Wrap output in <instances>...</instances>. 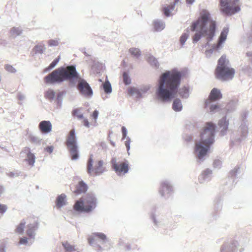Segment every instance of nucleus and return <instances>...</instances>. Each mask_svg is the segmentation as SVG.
I'll return each mask as SVG.
<instances>
[{"mask_svg":"<svg viewBox=\"0 0 252 252\" xmlns=\"http://www.w3.org/2000/svg\"><path fill=\"white\" fill-rule=\"evenodd\" d=\"M181 76V72L176 70L163 73L159 80L157 92L158 97L162 101H169L174 97L180 84Z\"/></svg>","mask_w":252,"mask_h":252,"instance_id":"nucleus-1","label":"nucleus"},{"mask_svg":"<svg viewBox=\"0 0 252 252\" xmlns=\"http://www.w3.org/2000/svg\"><path fill=\"white\" fill-rule=\"evenodd\" d=\"M216 22L211 19L210 13L206 9H202L199 17L192 23L190 30L201 32L208 41L212 40L216 31Z\"/></svg>","mask_w":252,"mask_h":252,"instance_id":"nucleus-2","label":"nucleus"},{"mask_svg":"<svg viewBox=\"0 0 252 252\" xmlns=\"http://www.w3.org/2000/svg\"><path fill=\"white\" fill-rule=\"evenodd\" d=\"M215 126L211 122L207 123L200 133L201 142L197 143L195 151L198 158L204 157L214 142Z\"/></svg>","mask_w":252,"mask_h":252,"instance_id":"nucleus-3","label":"nucleus"},{"mask_svg":"<svg viewBox=\"0 0 252 252\" xmlns=\"http://www.w3.org/2000/svg\"><path fill=\"white\" fill-rule=\"evenodd\" d=\"M78 74L74 66H68L66 67H60L53 71L45 77V82L47 83H60L64 80H70L77 78Z\"/></svg>","mask_w":252,"mask_h":252,"instance_id":"nucleus-4","label":"nucleus"},{"mask_svg":"<svg viewBox=\"0 0 252 252\" xmlns=\"http://www.w3.org/2000/svg\"><path fill=\"white\" fill-rule=\"evenodd\" d=\"M229 61L226 56H222L218 60V65L215 69L216 77L221 81L232 79L235 74V70L228 66Z\"/></svg>","mask_w":252,"mask_h":252,"instance_id":"nucleus-5","label":"nucleus"},{"mask_svg":"<svg viewBox=\"0 0 252 252\" xmlns=\"http://www.w3.org/2000/svg\"><path fill=\"white\" fill-rule=\"evenodd\" d=\"M96 199L94 196L87 194L75 203L73 208L78 212L90 213L96 208Z\"/></svg>","mask_w":252,"mask_h":252,"instance_id":"nucleus-6","label":"nucleus"},{"mask_svg":"<svg viewBox=\"0 0 252 252\" xmlns=\"http://www.w3.org/2000/svg\"><path fill=\"white\" fill-rule=\"evenodd\" d=\"M65 145L69 151L71 159L76 160L79 158L78 147L77 145L76 138L75 134V130L71 129L67 136Z\"/></svg>","mask_w":252,"mask_h":252,"instance_id":"nucleus-7","label":"nucleus"},{"mask_svg":"<svg viewBox=\"0 0 252 252\" xmlns=\"http://www.w3.org/2000/svg\"><path fill=\"white\" fill-rule=\"evenodd\" d=\"M105 171L103 161L101 160L94 161L93 155H91L87 162V172L91 176H97Z\"/></svg>","mask_w":252,"mask_h":252,"instance_id":"nucleus-8","label":"nucleus"},{"mask_svg":"<svg viewBox=\"0 0 252 252\" xmlns=\"http://www.w3.org/2000/svg\"><path fill=\"white\" fill-rule=\"evenodd\" d=\"M239 0H220V10L226 15H231L240 10V8L236 3Z\"/></svg>","mask_w":252,"mask_h":252,"instance_id":"nucleus-9","label":"nucleus"},{"mask_svg":"<svg viewBox=\"0 0 252 252\" xmlns=\"http://www.w3.org/2000/svg\"><path fill=\"white\" fill-rule=\"evenodd\" d=\"M111 162L113 169L118 175H124L128 172L129 166L127 161H125L117 162L115 159H113Z\"/></svg>","mask_w":252,"mask_h":252,"instance_id":"nucleus-10","label":"nucleus"},{"mask_svg":"<svg viewBox=\"0 0 252 252\" xmlns=\"http://www.w3.org/2000/svg\"><path fill=\"white\" fill-rule=\"evenodd\" d=\"M80 93L86 96L90 97L93 95V90L89 84L84 79L80 80L77 85Z\"/></svg>","mask_w":252,"mask_h":252,"instance_id":"nucleus-11","label":"nucleus"},{"mask_svg":"<svg viewBox=\"0 0 252 252\" xmlns=\"http://www.w3.org/2000/svg\"><path fill=\"white\" fill-rule=\"evenodd\" d=\"M222 97V95L220 90L217 88H213L210 93L208 98L205 100V107H208L212 102L217 101Z\"/></svg>","mask_w":252,"mask_h":252,"instance_id":"nucleus-12","label":"nucleus"},{"mask_svg":"<svg viewBox=\"0 0 252 252\" xmlns=\"http://www.w3.org/2000/svg\"><path fill=\"white\" fill-rule=\"evenodd\" d=\"M72 115L73 117L77 118L79 120L82 119L83 120L82 123L85 126L87 127H90V123L89 122L87 119L84 117L81 108H78L73 110L72 111Z\"/></svg>","mask_w":252,"mask_h":252,"instance_id":"nucleus-13","label":"nucleus"},{"mask_svg":"<svg viewBox=\"0 0 252 252\" xmlns=\"http://www.w3.org/2000/svg\"><path fill=\"white\" fill-rule=\"evenodd\" d=\"M38 127L42 133H47L51 131L52 125L49 121H42L39 123Z\"/></svg>","mask_w":252,"mask_h":252,"instance_id":"nucleus-14","label":"nucleus"},{"mask_svg":"<svg viewBox=\"0 0 252 252\" xmlns=\"http://www.w3.org/2000/svg\"><path fill=\"white\" fill-rule=\"evenodd\" d=\"M88 189L87 185L83 181H80L75 187L74 193L77 195L85 193Z\"/></svg>","mask_w":252,"mask_h":252,"instance_id":"nucleus-15","label":"nucleus"},{"mask_svg":"<svg viewBox=\"0 0 252 252\" xmlns=\"http://www.w3.org/2000/svg\"><path fill=\"white\" fill-rule=\"evenodd\" d=\"M228 32V29L227 28H225L223 29L219 38L218 42L216 46L217 49H219L221 46V44L225 41L226 39Z\"/></svg>","mask_w":252,"mask_h":252,"instance_id":"nucleus-16","label":"nucleus"},{"mask_svg":"<svg viewBox=\"0 0 252 252\" xmlns=\"http://www.w3.org/2000/svg\"><path fill=\"white\" fill-rule=\"evenodd\" d=\"M172 190V188L168 183L166 182L161 183L159 192L162 196L170 193Z\"/></svg>","mask_w":252,"mask_h":252,"instance_id":"nucleus-17","label":"nucleus"},{"mask_svg":"<svg viewBox=\"0 0 252 252\" xmlns=\"http://www.w3.org/2000/svg\"><path fill=\"white\" fill-rule=\"evenodd\" d=\"M25 151L27 152V157L26 159V161L30 165L33 166L35 162V159L34 154L30 151L29 148H28L25 149Z\"/></svg>","mask_w":252,"mask_h":252,"instance_id":"nucleus-18","label":"nucleus"},{"mask_svg":"<svg viewBox=\"0 0 252 252\" xmlns=\"http://www.w3.org/2000/svg\"><path fill=\"white\" fill-rule=\"evenodd\" d=\"M65 199L66 195L64 194H62L58 196L56 201V205L58 208H60L65 204Z\"/></svg>","mask_w":252,"mask_h":252,"instance_id":"nucleus-19","label":"nucleus"},{"mask_svg":"<svg viewBox=\"0 0 252 252\" xmlns=\"http://www.w3.org/2000/svg\"><path fill=\"white\" fill-rule=\"evenodd\" d=\"M37 223L35 221H33L32 223L28 225V230L27 231V235L30 237H32L34 234V231L37 227Z\"/></svg>","mask_w":252,"mask_h":252,"instance_id":"nucleus-20","label":"nucleus"},{"mask_svg":"<svg viewBox=\"0 0 252 252\" xmlns=\"http://www.w3.org/2000/svg\"><path fill=\"white\" fill-rule=\"evenodd\" d=\"M219 126L222 128L221 131L225 132L228 128V121L226 118H223L219 121Z\"/></svg>","mask_w":252,"mask_h":252,"instance_id":"nucleus-21","label":"nucleus"},{"mask_svg":"<svg viewBox=\"0 0 252 252\" xmlns=\"http://www.w3.org/2000/svg\"><path fill=\"white\" fill-rule=\"evenodd\" d=\"M62 245L65 250V252H72L76 250L75 246L71 245L67 242H63Z\"/></svg>","mask_w":252,"mask_h":252,"instance_id":"nucleus-22","label":"nucleus"},{"mask_svg":"<svg viewBox=\"0 0 252 252\" xmlns=\"http://www.w3.org/2000/svg\"><path fill=\"white\" fill-rule=\"evenodd\" d=\"M173 109L175 111H179L182 109V104L181 103V101L178 99H175L173 103Z\"/></svg>","mask_w":252,"mask_h":252,"instance_id":"nucleus-23","label":"nucleus"},{"mask_svg":"<svg viewBox=\"0 0 252 252\" xmlns=\"http://www.w3.org/2000/svg\"><path fill=\"white\" fill-rule=\"evenodd\" d=\"M26 222L23 220L20 224L17 226L15 231L19 234H22L24 232V228Z\"/></svg>","mask_w":252,"mask_h":252,"instance_id":"nucleus-24","label":"nucleus"},{"mask_svg":"<svg viewBox=\"0 0 252 252\" xmlns=\"http://www.w3.org/2000/svg\"><path fill=\"white\" fill-rule=\"evenodd\" d=\"M129 52L131 55H132L133 57L136 58H138L141 55V53L139 49L136 48H130L129 50Z\"/></svg>","mask_w":252,"mask_h":252,"instance_id":"nucleus-25","label":"nucleus"},{"mask_svg":"<svg viewBox=\"0 0 252 252\" xmlns=\"http://www.w3.org/2000/svg\"><path fill=\"white\" fill-rule=\"evenodd\" d=\"M103 88L104 92L107 93H110L112 91V88L110 83L108 81H105L103 84Z\"/></svg>","mask_w":252,"mask_h":252,"instance_id":"nucleus-26","label":"nucleus"},{"mask_svg":"<svg viewBox=\"0 0 252 252\" xmlns=\"http://www.w3.org/2000/svg\"><path fill=\"white\" fill-rule=\"evenodd\" d=\"M55 96V92L52 90L47 91L45 93V96L46 98L52 100Z\"/></svg>","mask_w":252,"mask_h":252,"instance_id":"nucleus-27","label":"nucleus"},{"mask_svg":"<svg viewBox=\"0 0 252 252\" xmlns=\"http://www.w3.org/2000/svg\"><path fill=\"white\" fill-rule=\"evenodd\" d=\"M175 4H174V1H173V3L172 4H170V5H169L168 6L165 7L163 8L164 13V14L166 16H169L170 12V10L173 9Z\"/></svg>","mask_w":252,"mask_h":252,"instance_id":"nucleus-28","label":"nucleus"},{"mask_svg":"<svg viewBox=\"0 0 252 252\" xmlns=\"http://www.w3.org/2000/svg\"><path fill=\"white\" fill-rule=\"evenodd\" d=\"M154 29L157 31L162 30L164 28L163 25L159 21H155L154 23Z\"/></svg>","mask_w":252,"mask_h":252,"instance_id":"nucleus-29","label":"nucleus"},{"mask_svg":"<svg viewBox=\"0 0 252 252\" xmlns=\"http://www.w3.org/2000/svg\"><path fill=\"white\" fill-rule=\"evenodd\" d=\"M123 81L126 85H129L131 83V79L126 72H124L123 75Z\"/></svg>","mask_w":252,"mask_h":252,"instance_id":"nucleus-30","label":"nucleus"},{"mask_svg":"<svg viewBox=\"0 0 252 252\" xmlns=\"http://www.w3.org/2000/svg\"><path fill=\"white\" fill-rule=\"evenodd\" d=\"M96 236L94 235V233H93L92 235L89 236L88 238V241L91 245H93L96 243Z\"/></svg>","mask_w":252,"mask_h":252,"instance_id":"nucleus-31","label":"nucleus"},{"mask_svg":"<svg viewBox=\"0 0 252 252\" xmlns=\"http://www.w3.org/2000/svg\"><path fill=\"white\" fill-rule=\"evenodd\" d=\"M44 50V46L42 45H37L34 48L35 53H42Z\"/></svg>","mask_w":252,"mask_h":252,"instance_id":"nucleus-32","label":"nucleus"},{"mask_svg":"<svg viewBox=\"0 0 252 252\" xmlns=\"http://www.w3.org/2000/svg\"><path fill=\"white\" fill-rule=\"evenodd\" d=\"M98 112L97 110H94L93 114L91 115V117L93 119L91 123L95 124L96 123V120L98 117Z\"/></svg>","mask_w":252,"mask_h":252,"instance_id":"nucleus-33","label":"nucleus"},{"mask_svg":"<svg viewBox=\"0 0 252 252\" xmlns=\"http://www.w3.org/2000/svg\"><path fill=\"white\" fill-rule=\"evenodd\" d=\"M4 68L6 71L10 73H15L16 71V69L10 64H6L4 66Z\"/></svg>","mask_w":252,"mask_h":252,"instance_id":"nucleus-34","label":"nucleus"},{"mask_svg":"<svg viewBox=\"0 0 252 252\" xmlns=\"http://www.w3.org/2000/svg\"><path fill=\"white\" fill-rule=\"evenodd\" d=\"M10 32L11 34L14 36L18 35L20 34L22 32L19 29L16 28H13L11 30Z\"/></svg>","mask_w":252,"mask_h":252,"instance_id":"nucleus-35","label":"nucleus"},{"mask_svg":"<svg viewBox=\"0 0 252 252\" xmlns=\"http://www.w3.org/2000/svg\"><path fill=\"white\" fill-rule=\"evenodd\" d=\"M188 37L189 34L187 33H184L182 35L180 39V41L182 45H184Z\"/></svg>","mask_w":252,"mask_h":252,"instance_id":"nucleus-36","label":"nucleus"},{"mask_svg":"<svg viewBox=\"0 0 252 252\" xmlns=\"http://www.w3.org/2000/svg\"><path fill=\"white\" fill-rule=\"evenodd\" d=\"M201 36H203V34L201 32H197L193 36V41L194 42H197L200 39Z\"/></svg>","mask_w":252,"mask_h":252,"instance_id":"nucleus-37","label":"nucleus"},{"mask_svg":"<svg viewBox=\"0 0 252 252\" xmlns=\"http://www.w3.org/2000/svg\"><path fill=\"white\" fill-rule=\"evenodd\" d=\"M94 235L102 241H105L106 239V236L102 233H94Z\"/></svg>","mask_w":252,"mask_h":252,"instance_id":"nucleus-38","label":"nucleus"},{"mask_svg":"<svg viewBox=\"0 0 252 252\" xmlns=\"http://www.w3.org/2000/svg\"><path fill=\"white\" fill-rule=\"evenodd\" d=\"M48 44L50 46H56L58 45L59 42L57 40L51 39L48 41Z\"/></svg>","mask_w":252,"mask_h":252,"instance_id":"nucleus-39","label":"nucleus"},{"mask_svg":"<svg viewBox=\"0 0 252 252\" xmlns=\"http://www.w3.org/2000/svg\"><path fill=\"white\" fill-rule=\"evenodd\" d=\"M60 59V57H58L57 59L54 60L49 65V68H52L55 66V65L57 64Z\"/></svg>","mask_w":252,"mask_h":252,"instance_id":"nucleus-40","label":"nucleus"},{"mask_svg":"<svg viewBox=\"0 0 252 252\" xmlns=\"http://www.w3.org/2000/svg\"><path fill=\"white\" fill-rule=\"evenodd\" d=\"M7 210V206L5 205L0 204V213H4Z\"/></svg>","mask_w":252,"mask_h":252,"instance_id":"nucleus-41","label":"nucleus"},{"mask_svg":"<svg viewBox=\"0 0 252 252\" xmlns=\"http://www.w3.org/2000/svg\"><path fill=\"white\" fill-rule=\"evenodd\" d=\"M219 108V106L217 104L212 105L210 107L211 112H214V111L218 109Z\"/></svg>","mask_w":252,"mask_h":252,"instance_id":"nucleus-42","label":"nucleus"},{"mask_svg":"<svg viewBox=\"0 0 252 252\" xmlns=\"http://www.w3.org/2000/svg\"><path fill=\"white\" fill-rule=\"evenodd\" d=\"M130 139L129 138H128L125 142V146H126L127 151H128L130 149Z\"/></svg>","mask_w":252,"mask_h":252,"instance_id":"nucleus-43","label":"nucleus"},{"mask_svg":"<svg viewBox=\"0 0 252 252\" xmlns=\"http://www.w3.org/2000/svg\"><path fill=\"white\" fill-rule=\"evenodd\" d=\"M28 243L27 238L26 237L21 238L19 241V243L20 244H26Z\"/></svg>","mask_w":252,"mask_h":252,"instance_id":"nucleus-44","label":"nucleus"},{"mask_svg":"<svg viewBox=\"0 0 252 252\" xmlns=\"http://www.w3.org/2000/svg\"><path fill=\"white\" fill-rule=\"evenodd\" d=\"M122 132L123 134V138H125L126 135V129L125 126L122 127Z\"/></svg>","mask_w":252,"mask_h":252,"instance_id":"nucleus-45","label":"nucleus"},{"mask_svg":"<svg viewBox=\"0 0 252 252\" xmlns=\"http://www.w3.org/2000/svg\"><path fill=\"white\" fill-rule=\"evenodd\" d=\"M53 146H48L45 148V151L49 153H51L53 152Z\"/></svg>","mask_w":252,"mask_h":252,"instance_id":"nucleus-46","label":"nucleus"},{"mask_svg":"<svg viewBox=\"0 0 252 252\" xmlns=\"http://www.w3.org/2000/svg\"><path fill=\"white\" fill-rule=\"evenodd\" d=\"M211 170H205L203 173H202V175L204 176V177L207 175H209L210 174H211Z\"/></svg>","mask_w":252,"mask_h":252,"instance_id":"nucleus-47","label":"nucleus"},{"mask_svg":"<svg viewBox=\"0 0 252 252\" xmlns=\"http://www.w3.org/2000/svg\"><path fill=\"white\" fill-rule=\"evenodd\" d=\"M195 1V0H186V2L188 3V4H192L194 1Z\"/></svg>","mask_w":252,"mask_h":252,"instance_id":"nucleus-48","label":"nucleus"},{"mask_svg":"<svg viewBox=\"0 0 252 252\" xmlns=\"http://www.w3.org/2000/svg\"><path fill=\"white\" fill-rule=\"evenodd\" d=\"M4 247V246H1V247H0V252H5Z\"/></svg>","mask_w":252,"mask_h":252,"instance_id":"nucleus-49","label":"nucleus"},{"mask_svg":"<svg viewBox=\"0 0 252 252\" xmlns=\"http://www.w3.org/2000/svg\"><path fill=\"white\" fill-rule=\"evenodd\" d=\"M247 56H248V57H252V52H248V53H247Z\"/></svg>","mask_w":252,"mask_h":252,"instance_id":"nucleus-50","label":"nucleus"},{"mask_svg":"<svg viewBox=\"0 0 252 252\" xmlns=\"http://www.w3.org/2000/svg\"><path fill=\"white\" fill-rule=\"evenodd\" d=\"M174 1V4H176L177 2H178L179 0H173Z\"/></svg>","mask_w":252,"mask_h":252,"instance_id":"nucleus-51","label":"nucleus"}]
</instances>
